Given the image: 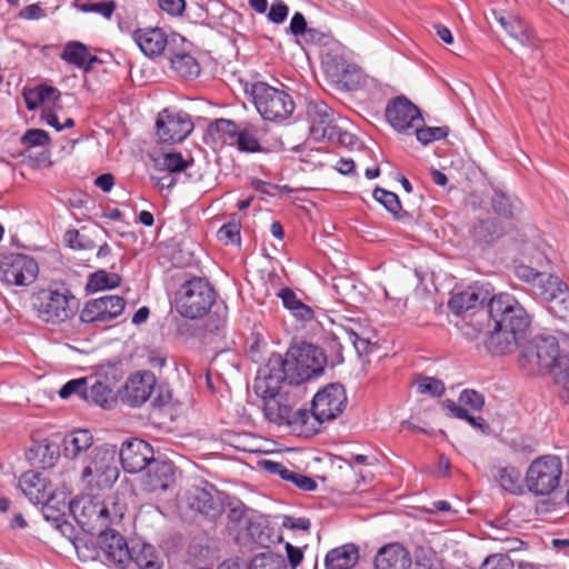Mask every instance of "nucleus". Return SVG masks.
Segmentation results:
<instances>
[{"label":"nucleus","mask_w":569,"mask_h":569,"mask_svg":"<svg viewBox=\"0 0 569 569\" xmlns=\"http://www.w3.org/2000/svg\"><path fill=\"white\" fill-rule=\"evenodd\" d=\"M347 406V395L341 383H329L319 390L312 400V419L307 420L308 425L315 428V432L320 429L323 421L333 420L343 412Z\"/></svg>","instance_id":"f8f14e48"},{"label":"nucleus","mask_w":569,"mask_h":569,"mask_svg":"<svg viewBox=\"0 0 569 569\" xmlns=\"http://www.w3.org/2000/svg\"><path fill=\"white\" fill-rule=\"evenodd\" d=\"M500 24L509 32V34L516 39H519L521 42L528 40L529 36L525 31L521 21L513 20L508 21L506 18L501 17L499 19Z\"/></svg>","instance_id":"0e129e2a"},{"label":"nucleus","mask_w":569,"mask_h":569,"mask_svg":"<svg viewBox=\"0 0 569 569\" xmlns=\"http://www.w3.org/2000/svg\"><path fill=\"white\" fill-rule=\"evenodd\" d=\"M493 477L503 490L512 495L523 493L521 472L518 468L512 466L496 468Z\"/></svg>","instance_id":"f704fd0d"},{"label":"nucleus","mask_w":569,"mask_h":569,"mask_svg":"<svg viewBox=\"0 0 569 569\" xmlns=\"http://www.w3.org/2000/svg\"><path fill=\"white\" fill-rule=\"evenodd\" d=\"M310 134L315 140L331 139L337 127L333 110L323 101H310L307 106Z\"/></svg>","instance_id":"5701e85b"},{"label":"nucleus","mask_w":569,"mask_h":569,"mask_svg":"<svg viewBox=\"0 0 569 569\" xmlns=\"http://www.w3.org/2000/svg\"><path fill=\"white\" fill-rule=\"evenodd\" d=\"M282 526L290 530L308 531L311 527V522L310 519L305 517L295 518L291 516H286L282 520Z\"/></svg>","instance_id":"774afa93"},{"label":"nucleus","mask_w":569,"mask_h":569,"mask_svg":"<svg viewBox=\"0 0 569 569\" xmlns=\"http://www.w3.org/2000/svg\"><path fill=\"white\" fill-rule=\"evenodd\" d=\"M32 306L38 318L58 325L71 319L79 309V301L68 290L41 289L32 296Z\"/></svg>","instance_id":"6e6552de"},{"label":"nucleus","mask_w":569,"mask_h":569,"mask_svg":"<svg viewBox=\"0 0 569 569\" xmlns=\"http://www.w3.org/2000/svg\"><path fill=\"white\" fill-rule=\"evenodd\" d=\"M21 143L27 148L44 147L50 143V136L42 129H29L21 137Z\"/></svg>","instance_id":"864d4df0"},{"label":"nucleus","mask_w":569,"mask_h":569,"mask_svg":"<svg viewBox=\"0 0 569 569\" xmlns=\"http://www.w3.org/2000/svg\"><path fill=\"white\" fill-rule=\"evenodd\" d=\"M96 536L101 556L108 563L120 568H127L130 565L131 545L113 526L107 527Z\"/></svg>","instance_id":"6ab92c4d"},{"label":"nucleus","mask_w":569,"mask_h":569,"mask_svg":"<svg viewBox=\"0 0 569 569\" xmlns=\"http://www.w3.org/2000/svg\"><path fill=\"white\" fill-rule=\"evenodd\" d=\"M68 508L82 530L91 536L107 527L120 525L127 512L126 502L117 495L106 500L83 497L69 501Z\"/></svg>","instance_id":"f03ea898"},{"label":"nucleus","mask_w":569,"mask_h":569,"mask_svg":"<svg viewBox=\"0 0 569 569\" xmlns=\"http://www.w3.org/2000/svg\"><path fill=\"white\" fill-rule=\"evenodd\" d=\"M386 119L400 133H407L423 123L420 109L405 96L396 97L387 103Z\"/></svg>","instance_id":"f3484780"},{"label":"nucleus","mask_w":569,"mask_h":569,"mask_svg":"<svg viewBox=\"0 0 569 569\" xmlns=\"http://www.w3.org/2000/svg\"><path fill=\"white\" fill-rule=\"evenodd\" d=\"M121 278L118 273L99 270L90 276L88 287L93 291L112 289L120 284Z\"/></svg>","instance_id":"a18cd8bd"},{"label":"nucleus","mask_w":569,"mask_h":569,"mask_svg":"<svg viewBox=\"0 0 569 569\" xmlns=\"http://www.w3.org/2000/svg\"><path fill=\"white\" fill-rule=\"evenodd\" d=\"M263 133L264 131L260 126L244 122L240 124L234 146L240 152H262L263 148L260 143V140L263 137Z\"/></svg>","instance_id":"c756f323"},{"label":"nucleus","mask_w":569,"mask_h":569,"mask_svg":"<svg viewBox=\"0 0 569 569\" xmlns=\"http://www.w3.org/2000/svg\"><path fill=\"white\" fill-rule=\"evenodd\" d=\"M503 234L501 223L495 218L480 220L472 229V237L481 246H488Z\"/></svg>","instance_id":"473e14b6"},{"label":"nucleus","mask_w":569,"mask_h":569,"mask_svg":"<svg viewBox=\"0 0 569 569\" xmlns=\"http://www.w3.org/2000/svg\"><path fill=\"white\" fill-rule=\"evenodd\" d=\"M126 308V300L120 296L106 295L88 300L80 311V320L96 328H107L108 323L119 318Z\"/></svg>","instance_id":"ddd939ff"},{"label":"nucleus","mask_w":569,"mask_h":569,"mask_svg":"<svg viewBox=\"0 0 569 569\" xmlns=\"http://www.w3.org/2000/svg\"><path fill=\"white\" fill-rule=\"evenodd\" d=\"M359 561V548L355 543H346L333 548L326 555V569H352Z\"/></svg>","instance_id":"c85d7f7f"},{"label":"nucleus","mask_w":569,"mask_h":569,"mask_svg":"<svg viewBox=\"0 0 569 569\" xmlns=\"http://www.w3.org/2000/svg\"><path fill=\"white\" fill-rule=\"evenodd\" d=\"M480 569H515V563L509 556L496 553L487 557Z\"/></svg>","instance_id":"bf43d9fd"},{"label":"nucleus","mask_w":569,"mask_h":569,"mask_svg":"<svg viewBox=\"0 0 569 569\" xmlns=\"http://www.w3.org/2000/svg\"><path fill=\"white\" fill-rule=\"evenodd\" d=\"M248 569H289L284 558L281 555L270 550L256 555Z\"/></svg>","instance_id":"37998d69"},{"label":"nucleus","mask_w":569,"mask_h":569,"mask_svg":"<svg viewBox=\"0 0 569 569\" xmlns=\"http://www.w3.org/2000/svg\"><path fill=\"white\" fill-rule=\"evenodd\" d=\"M331 281V288L338 301L348 306H357L363 301V293L356 279L348 276H335Z\"/></svg>","instance_id":"cd10ccee"},{"label":"nucleus","mask_w":569,"mask_h":569,"mask_svg":"<svg viewBox=\"0 0 569 569\" xmlns=\"http://www.w3.org/2000/svg\"><path fill=\"white\" fill-rule=\"evenodd\" d=\"M19 488L32 503H43L44 517L47 519L51 517L50 511H53L54 496L52 485L46 477L33 470L27 471L19 479Z\"/></svg>","instance_id":"a211bd4d"},{"label":"nucleus","mask_w":569,"mask_h":569,"mask_svg":"<svg viewBox=\"0 0 569 569\" xmlns=\"http://www.w3.org/2000/svg\"><path fill=\"white\" fill-rule=\"evenodd\" d=\"M219 240L228 243H239L240 242V226L237 222H229L223 224L218 230Z\"/></svg>","instance_id":"680f3d73"},{"label":"nucleus","mask_w":569,"mask_h":569,"mask_svg":"<svg viewBox=\"0 0 569 569\" xmlns=\"http://www.w3.org/2000/svg\"><path fill=\"white\" fill-rule=\"evenodd\" d=\"M565 359L566 356L559 355V345L555 337L538 336L522 349L519 365L530 375L553 371L558 378Z\"/></svg>","instance_id":"423d86ee"},{"label":"nucleus","mask_w":569,"mask_h":569,"mask_svg":"<svg viewBox=\"0 0 569 569\" xmlns=\"http://www.w3.org/2000/svg\"><path fill=\"white\" fill-rule=\"evenodd\" d=\"M491 207L498 216L506 219H516L521 212L520 200L500 189H495L491 197Z\"/></svg>","instance_id":"2f4dec72"},{"label":"nucleus","mask_w":569,"mask_h":569,"mask_svg":"<svg viewBox=\"0 0 569 569\" xmlns=\"http://www.w3.org/2000/svg\"><path fill=\"white\" fill-rule=\"evenodd\" d=\"M113 396L114 391L112 387L99 379H96L90 387L87 386L84 400L99 405L102 408H107L110 402L113 401Z\"/></svg>","instance_id":"ea45409f"},{"label":"nucleus","mask_w":569,"mask_h":569,"mask_svg":"<svg viewBox=\"0 0 569 569\" xmlns=\"http://www.w3.org/2000/svg\"><path fill=\"white\" fill-rule=\"evenodd\" d=\"M63 239L67 246L71 249L92 250L96 247V243L92 239L81 233L77 229L67 230Z\"/></svg>","instance_id":"09e8293b"},{"label":"nucleus","mask_w":569,"mask_h":569,"mask_svg":"<svg viewBox=\"0 0 569 569\" xmlns=\"http://www.w3.org/2000/svg\"><path fill=\"white\" fill-rule=\"evenodd\" d=\"M562 478L561 459L553 455L536 458L525 475V487L535 497H549L558 490Z\"/></svg>","instance_id":"9d476101"},{"label":"nucleus","mask_w":569,"mask_h":569,"mask_svg":"<svg viewBox=\"0 0 569 569\" xmlns=\"http://www.w3.org/2000/svg\"><path fill=\"white\" fill-rule=\"evenodd\" d=\"M549 310L561 319L569 318V289L566 286L549 302Z\"/></svg>","instance_id":"de8ad7c7"},{"label":"nucleus","mask_w":569,"mask_h":569,"mask_svg":"<svg viewBox=\"0 0 569 569\" xmlns=\"http://www.w3.org/2000/svg\"><path fill=\"white\" fill-rule=\"evenodd\" d=\"M262 400L264 418L277 426H287L300 435L315 433V428L307 426V420H313L307 409H296L297 399L289 391L269 396Z\"/></svg>","instance_id":"7ed1b4c3"},{"label":"nucleus","mask_w":569,"mask_h":569,"mask_svg":"<svg viewBox=\"0 0 569 569\" xmlns=\"http://www.w3.org/2000/svg\"><path fill=\"white\" fill-rule=\"evenodd\" d=\"M247 92L259 114L267 121H283L295 110V102L289 93L266 82L252 83Z\"/></svg>","instance_id":"1a4fd4ad"},{"label":"nucleus","mask_w":569,"mask_h":569,"mask_svg":"<svg viewBox=\"0 0 569 569\" xmlns=\"http://www.w3.org/2000/svg\"><path fill=\"white\" fill-rule=\"evenodd\" d=\"M260 466L270 475H278L282 480L288 481L292 475L293 469L287 467L282 462L272 460H262Z\"/></svg>","instance_id":"e2e57ef3"},{"label":"nucleus","mask_w":569,"mask_h":569,"mask_svg":"<svg viewBox=\"0 0 569 569\" xmlns=\"http://www.w3.org/2000/svg\"><path fill=\"white\" fill-rule=\"evenodd\" d=\"M157 383L151 371H138L131 375L119 391L123 403L130 407H140L151 396Z\"/></svg>","instance_id":"412c9836"},{"label":"nucleus","mask_w":569,"mask_h":569,"mask_svg":"<svg viewBox=\"0 0 569 569\" xmlns=\"http://www.w3.org/2000/svg\"><path fill=\"white\" fill-rule=\"evenodd\" d=\"M61 59L78 68H83L88 60V47L79 41H70L64 46Z\"/></svg>","instance_id":"c03bdc74"},{"label":"nucleus","mask_w":569,"mask_h":569,"mask_svg":"<svg viewBox=\"0 0 569 569\" xmlns=\"http://www.w3.org/2000/svg\"><path fill=\"white\" fill-rule=\"evenodd\" d=\"M373 198L380 202L393 216L396 220H401L403 217L408 216L406 211H402L399 197L395 192L385 190L382 188H376L373 190Z\"/></svg>","instance_id":"a19ab883"},{"label":"nucleus","mask_w":569,"mask_h":569,"mask_svg":"<svg viewBox=\"0 0 569 569\" xmlns=\"http://www.w3.org/2000/svg\"><path fill=\"white\" fill-rule=\"evenodd\" d=\"M459 402L471 410L479 411L485 405V398L473 389H465L459 396Z\"/></svg>","instance_id":"4d7b16f0"},{"label":"nucleus","mask_w":569,"mask_h":569,"mask_svg":"<svg viewBox=\"0 0 569 569\" xmlns=\"http://www.w3.org/2000/svg\"><path fill=\"white\" fill-rule=\"evenodd\" d=\"M563 286H566V283L559 277L542 272L536 283H533L532 288L537 297L549 302L555 298V295L563 288Z\"/></svg>","instance_id":"4c0bfd02"},{"label":"nucleus","mask_w":569,"mask_h":569,"mask_svg":"<svg viewBox=\"0 0 569 569\" xmlns=\"http://www.w3.org/2000/svg\"><path fill=\"white\" fill-rule=\"evenodd\" d=\"M36 456L41 457L39 463L42 468H51L59 458V448L50 443H39L36 448Z\"/></svg>","instance_id":"603ef678"},{"label":"nucleus","mask_w":569,"mask_h":569,"mask_svg":"<svg viewBox=\"0 0 569 569\" xmlns=\"http://www.w3.org/2000/svg\"><path fill=\"white\" fill-rule=\"evenodd\" d=\"M146 469L147 473L142 480L143 490L166 491L174 483V466L171 461L153 458Z\"/></svg>","instance_id":"b1692460"},{"label":"nucleus","mask_w":569,"mask_h":569,"mask_svg":"<svg viewBox=\"0 0 569 569\" xmlns=\"http://www.w3.org/2000/svg\"><path fill=\"white\" fill-rule=\"evenodd\" d=\"M92 448L93 436L87 429L73 430L62 439L63 456L70 460L83 459Z\"/></svg>","instance_id":"a878e982"},{"label":"nucleus","mask_w":569,"mask_h":569,"mask_svg":"<svg viewBox=\"0 0 569 569\" xmlns=\"http://www.w3.org/2000/svg\"><path fill=\"white\" fill-rule=\"evenodd\" d=\"M417 391L421 395H429L431 397H440L446 388L441 380L432 377H418L416 382Z\"/></svg>","instance_id":"49530a36"},{"label":"nucleus","mask_w":569,"mask_h":569,"mask_svg":"<svg viewBox=\"0 0 569 569\" xmlns=\"http://www.w3.org/2000/svg\"><path fill=\"white\" fill-rule=\"evenodd\" d=\"M410 565L409 551L398 542L385 545L375 558V569H408Z\"/></svg>","instance_id":"393cba45"},{"label":"nucleus","mask_w":569,"mask_h":569,"mask_svg":"<svg viewBox=\"0 0 569 569\" xmlns=\"http://www.w3.org/2000/svg\"><path fill=\"white\" fill-rule=\"evenodd\" d=\"M223 492L206 482L203 487L193 486L183 491L179 499L181 510H187L216 521L224 511Z\"/></svg>","instance_id":"9b49d317"},{"label":"nucleus","mask_w":569,"mask_h":569,"mask_svg":"<svg viewBox=\"0 0 569 569\" xmlns=\"http://www.w3.org/2000/svg\"><path fill=\"white\" fill-rule=\"evenodd\" d=\"M247 532L250 539L260 547L268 548L274 541L271 528L267 525V520L260 516L248 520Z\"/></svg>","instance_id":"c9c22d12"},{"label":"nucleus","mask_w":569,"mask_h":569,"mask_svg":"<svg viewBox=\"0 0 569 569\" xmlns=\"http://www.w3.org/2000/svg\"><path fill=\"white\" fill-rule=\"evenodd\" d=\"M133 39L140 50L151 58L159 56L167 46V36L160 28L138 29Z\"/></svg>","instance_id":"bb28decb"},{"label":"nucleus","mask_w":569,"mask_h":569,"mask_svg":"<svg viewBox=\"0 0 569 569\" xmlns=\"http://www.w3.org/2000/svg\"><path fill=\"white\" fill-rule=\"evenodd\" d=\"M527 261L521 260L518 264L515 266V274L518 279L536 283L538 278L542 274V272L538 271V266L536 264H527Z\"/></svg>","instance_id":"6e6d98bb"},{"label":"nucleus","mask_w":569,"mask_h":569,"mask_svg":"<svg viewBox=\"0 0 569 569\" xmlns=\"http://www.w3.org/2000/svg\"><path fill=\"white\" fill-rule=\"evenodd\" d=\"M307 29L308 23L305 16L301 12H296L290 20L287 32L297 38H300L306 33Z\"/></svg>","instance_id":"338daca9"},{"label":"nucleus","mask_w":569,"mask_h":569,"mask_svg":"<svg viewBox=\"0 0 569 569\" xmlns=\"http://www.w3.org/2000/svg\"><path fill=\"white\" fill-rule=\"evenodd\" d=\"M216 291L211 283L200 277L184 281L176 293V309L187 319L206 316L216 301Z\"/></svg>","instance_id":"0eeeda50"},{"label":"nucleus","mask_w":569,"mask_h":569,"mask_svg":"<svg viewBox=\"0 0 569 569\" xmlns=\"http://www.w3.org/2000/svg\"><path fill=\"white\" fill-rule=\"evenodd\" d=\"M521 260L528 261L531 264L542 267L546 261L545 253L539 249L538 244L533 241H523L520 247Z\"/></svg>","instance_id":"3c124183"},{"label":"nucleus","mask_w":569,"mask_h":569,"mask_svg":"<svg viewBox=\"0 0 569 569\" xmlns=\"http://www.w3.org/2000/svg\"><path fill=\"white\" fill-rule=\"evenodd\" d=\"M289 13L288 4L282 0H274L271 3L270 10L267 14L268 20L276 24H281L286 21Z\"/></svg>","instance_id":"052dcab7"},{"label":"nucleus","mask_w":569,"mask_h":569,"mask_svg":"<svg viewBox=\"0 0 569 569\" xmlns=\"http://www.w3.org/2000/svg\"><path fill=\"white\" fill-rule=\"evenodd\" d=\"M286 383L289 385V378L283 357L279 353H272L267 363L259 368L253 382V391L259 398L263 399L288 391Z\"/></svg>","instance_id":"4468645a"},{"label":"nucleus","mask_w":569,"mask_h":569,"mask_svg":"<svg viewBox=\"0 0 569 569\" xmlns=\"http://www.w3.org/2000/svg\"><path fill=\"white\" fill-rule=\"evenodd\" d=\"M169 60L171 69L181 78L190 79L200 73L198 61L189 53L177 52Z\"/></svg>","instance_id":"e433bc0d"},{"label":"nucleus","mask_w":569,"mask_h":569,"mask_svg":"<svg viewBox=\"0 0 569 569\" xmlns=\"http://www.w3.org/2000/svg\"><path fill=\"white\" fill-rule=\"evenodd\" d=\"M283 363L287 366L289 386H299L321 376L327 366V358L322 348L302 342L288 349Z\"/></svg>","instance_id":"39448f33"},{"label":"nucleus","mask_w":569,"mask_h":569,"mask_svg":"<svg viewBox=\"0 0 569 569\" xmlns=\"http://www.w3.org/2000/svg\"><path fill=\"white\" fill-rule=\"evenodd\" d=\"M288 481L293 483L297 488L303 491H315L318 487L315 479L306 475H302L296 470L292 471V475Z\"/></svg>","instance_id":"69168bd1"},{"label":"nucleus","mask_w":569,"mask_h":569,"mask_svg":"<svg viewBox=\"0 0 569 569\" xmlns=\"http://www.w3.org/2000/svg\"><path fill=\"white\" fill-rule=\"evenodd\" d=\"M88 386V379L87 378H80V379H73L68 381L62 386V388L59 391V396L62 399L69 398L71 395H78L82 399L86 398V391Z\"/></svg>","instance_id":"5fc2aeb1"},{"label":"nucleus","mask_w":569,"mask_h":569,"mask_svg":"<svg viewBox=\"0 0 569 569\" xmlns=\"http://www.w3.org/2000/svg\"><path fill=\"white\" fill-rule=\"evenodd\" d=\"M492 330L486 339V348L493 355L510 353L525 338L531 317L518 299L509 292L493 295L487 303Z\"/></svg>","instance_id":"f257e3e1"},{"label":"nucleus","mask_w":569,"mask_h":569,"mask_svg":"<svg viewBox=\"0 0 569 569\" xmlns=\"http://www.w3.org/2000/svg\"><path fill=\"white\" fill-rule=\"evenodd\" d=\"M119 477L117 448L112 445L96 446L82 460L81 480L89 488H110Z\"/></svg>","instance_id":"20e7f679"},{"label":"nucleus","mask_w":569,"mask_h":569,"mask_svg":"<svg viewBox=\"0 0 569 569\" xmlns=\"http://www.w3.org/2000/svg\"><path fill=\"white\" fill-rule=\"evenodd\" d=\"M154 458L153 448L142 439H131L122 443L119 459L128 473H137L146 469Z\"/></svg>","instance_id":"4be33fe9"},{"label":"nucleus","mask_w":569,"mask_h":569,"mask_svg":"<svg viewBox=\"0 0 569 569\" xmlns=\"http://www.w3.org/2000/svg\"><path fill=\"white\" fill-rule=\"evenodd\" d=\"M157 134L163 143H177L183 141L193 130V123L188 113L169 112L159 113L156 122Z\"/></svg>","instance_id":"aec40b11"},{"label":"nucleus","mask_w":569,"mask_h":569,"mask_svg":"<svg viewBox=\"0 0 569 569\" xmlns=\"http://www.w3.org/2000/svg\"><path fill=\"white\" fill-rule=\"evenodd\" d=\"M341 339L351 343L360 356L371 351L372 343L369 338H365L351 327H342L341 336L332 333L327 336L325 340L323 356L330 367H336L345 361Z\"/></svg>","instance_id":"dca6fc26"},{"label":"nucleus","mask_w":569,"mask_h":569,"mask_svg":"<svg viewBox=\"0 0 569 569\" xmlns=\"http://www.w3.org/2000/svg\"><path fill=\"white\" fill-rule=\"evenodd\" d=\"M486 297H481L475 289L469 288L468 290L455 293L448 301L449 309L456 315H462L477 306L485 302Z\"/></svg>","instance_id":"72a5a7b5"},{"label":"nucleus","mask_w":569,"mask_h":569,"mask_svg":"<svg viewBox=\"0 0 569 569\" xmlns=\"http://www.w3.org/2000/svg\"><path fill=\"white\" fill-rule=\"evenodd\" d=\"M415 133L422 144H429L436 140L443 139L448 136L449 129L448 127H425L420 128L417 126L415 128Z\"/></svg>","instance_id":"8fccbe9b"},{"label":"nucleus","mask_w":569,"mask_h":569,"mask_svg":"<svg viewBox=\"0 0 569 569\" xmlns=\"http://www.w3.org/2000/svg\"><path fill=\"white\" fill-rule=\"evenodd\" d=\"M60 96V91L54 87L47 84L38 86L26 97L27 108L29 110H34L40 103H43L44 101H58Z\"/></svg>","instance_id":"79ce46f5"},{"label":"nucleus","mask_w":569,"mask_h":569,"mask_svg":"<svg viewBox=\"0 0 569 569\" xmlns=\"http://www.w3.org/2000/svg\"><path fill=\"white\" fill-rule=\"evenodd\" d=\"M130 563H134L138 569L162 568V562L156 553L154 547L140 541H133L131 543Z\"/></svg>","instance_id":"7c9ffc66"},{"label":"nucleus","mask_w":569,"mask_h":569,"mask_svg":"<svg viewBox=\"0 0 569 569\" xmlns=\"http://www.w3.org/2000/svg\"><path fill=\"white\" fill-rule=\"evenodd\" d=\"M240 126L229 119H217L209 126V133L223 143L234 146Z\"/></svg>","instance_id":"58836bf2"},{"label":"nucleus","mask_w":569,"mask_h":569,"mask_svg":"<svg viewBox=\"0 0 569 569\" xmlns=\"http://www.w3.org/2000/svg\"><path fill=\"white\" fill-rule=\"evenodd\" d=\"M38 272V263L27 254L9 253L0 258V280L8 286H29Z\"/></svg>","instance_id":"2eb2a0df"},{"label":"nucleus","mask_w":569,"mask_h":569,"mask_svg":"<svg viewBox=\"0 0 569 569\" xmlns=\"http://www.w3.org/2000/svg\"><path fill=\"white\" fill-rule=\"evenodd\" d=\"M192 164L183 159L179 152H169L163 156V167L170 172H181Z\"/></svg>","instance_id":"13d9d810"}]
</instances>
